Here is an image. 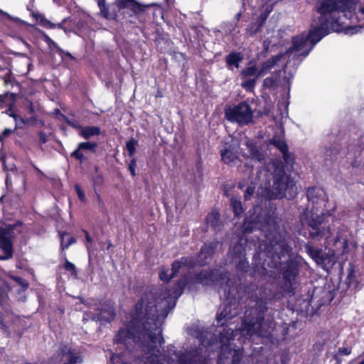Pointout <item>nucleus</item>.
I'll list each match as a JSON object with an SVG mask.
<instances>
[{
    "mask_svg": "<svg viewBox=\"0 0 364 364\" xmlns=\"http://www.w3.org/2000/svg\"><path fill=\"white\" fill-rule=\"evenodd\" d=\"M158 323L156 300L151 294H144L134 305L130 320L113 338L114 343L123 346V350L111 356L112 363L131 364L159 351L158 345L161 347L165 341Z\"/></svg>",
    "mask_w": 364,
    "mask_h": 364,
    "instance_id": "nucleus-1",
    "label": "nucleus"
},
{
    "mask_svg": "<svg viewBox=\"0 0 364 364\" xmlns=\"http://www.w3.org/2000/svg\"><path fill=\"white\" fill-rule=\"evenodd\" d=\"M356 0H318L316 3V11L318 15L312 19L307 34L303 33L292 38L294 50L304 48L308 42L314 46L323 38L331 33L355 34L360 30L359 26H346L341 21V14L356 10Z\"/></svg>",
    "mask_w": 364,
    "mask_h": 364,
    "instance_id": "nucleus-2",
    "label": "nucleus"
},
{
    "mask_svg": "<svg viewBox=\"0 0 364 364\" xmlns=\"http://www.w3.org/2000/svg\"><path fill=\"white\" fill-rule=\"evenodd\" d=\"M194 284L204 287L216 286L223 291V296L227 304L223 310L217 314L216 320L219 326H228V323L240 314V300L242 296L240 291L243 289L240 284H236L235 278H231L227 270L220 271L216 268L203 269L191 278Z\"/></svg>",
    "mask_w": 364,
    "mask_h": 364,
    "instance_id": "nucleus-3",
    "label": "nucleus"
},
{
    "mask_svg": "<svg viewBox=\"0 0 364 364\" xmlns=\"http://www.w3.org/2000/svg\"><path fill=\"white\" fill-rule=\"evenodd\" d=\"M272 186L263 191L265 198L272 200L287 198L293 199L296 196V183L291 176L287 173L284 166H275L272 173Z\"/></svg>",
    "mask_w": 364,
    "mask_h": 364,
    "instance_id": "nucleus-4",
    "label": "nucleus"
},
{
    "mask_svg": "<svg viewBox=\"0 0 364 364\" xmlns=\"http://www.w3.org/2000/svg\"><path fill=\"white\" fill-rule=\"evenodd\" d=\"M267 310V302L259 299L253 306L245 311L242 321L241 333L246 338L254 335L263 336V323Z\"/></svg>",
    "mask_w": 364,
    "mask_h": 364,
    "instance_id": "nucleus-5",
    "label": "nucleus"
},
{
    "mask_svg": "<svg viewBox=\"0 0 364 364\" xmlns=\"http://www.w3.org/2000/svg\"><path fill=\"white\" fill-rule=\"evenodd\" d=\"M265 255L271 259V267L277 268L281 264L282 258L285 257L291 248L286 240L277 233H269L266 235V240L260 244Z\"/></svg>",
    "mask_w": 364,
    "mask_h": 364,
    "instance_id": "nucleus-6",
    "label": "nucleus"
},
{
    "mask_svg": "<svg viewBox=\"0 0 364 364\" xmlns=\"http://www.w3.org/2000/svg\"><path fill=\"white\" fill-rule=\"evenodd\" d=\"M336 209V206L334 205L330 210H323L321 214L314 213V208L310 211L306 209L302 213L300 220L306 225L310 238L319 240L323 237L325 228L322 224L324 221V215H332Z\"/></svg>",
    "mask_w": 364,
    "mask_h": 364,
    "instance_id": "nucleus-7",
    "label": "nucleus"
},
{
    "mask_svg": "<svg viewBox=\"0 0 364 364\" xmlns=\"http://www.w3.org/2000/svg\"><path fill=\"white\" fill-rule=\"evenodd\" d=\"M196 266V261L191 256H183L178 259L173 260L171 263V272L165 266H161L159 269V278L163 282L168 284L171 279L176 277L183 267L193 269Z\"/></svg>",
    "mask_w": 364,
    "mask_h": 364,
    "instance_id": "nucleus-8",
    "label": "nucleus"
},
{
    "mask_svg": "<svg viewBox=\"0 0 364 364\" xmlns=\"http://www.w3.org/2000/svg\"><path fill=\"white\" fill-rule=\"evenodd\" d=\"M225 117L229 122L247 124L252 121L253 114L250 105L245 101L229 106L225 110Z\"/></svg>",
    "mask_w": 364,
    "mask_h": 364,
    "instance_id": "nucleus-9",
    "label": "nucleus"
},
{
    "mask_svg": "<svg viewBox=\"0 0 364 364\" xmlns=\"http://www.w3.org/2000/svg\"><path fill=\"white\" fill-rule=\"evenodd\" d=\"M21 223L18 222L15 224H8L4 227L0 226V249L3 255H0L1 260H7L13 257L14 242L15 237L14 230Z\"/></svg>",
    "mask_w": 364,
    "mask_h": 364,
    "instance_id": "nucleus-10",
    "label": "nucleus"
},
{
    "mask_svg": "<svg viewBox=\"0 0 364 364\" xmlns=\"http://www.w3.org/2000/svg\"><path fill=\"white\" fill-rule=\"evenodd\" d=\"M281 266L279 274L282 276L285 290L291 292L294 290V284L299 274V264L292 258L285 262L279 264Z\"/></svg>",
    "mask_w": 364,
    "mask_h": 364,
    "instance_id": "nucleus-11",
    "label": "nucleus"
},
{
    "mask_svg": "<svg viewBox=\"0 0 364 364\" xmlns=\"http://www.w3.org/2000/svg\"><path fill=\"white\" fill-rule=\"evenodd\" d=\"M149 364H161L157 355H150L148 358ZM178 364H208L207 359L203 356L201 350L194 349L181 353L178 358Z\"/></svg>",
    "mask_w": 364,
    "mask_h": 364,
    "instance_id": "nucleus-12",
    "label": "nucleus"
},
{
    "mask_svg": "<svg viewBox=\"0 0 364 364\" xmlns=\"http://www.w3.org/2000/svg\"><path fill=\"white\" fill-rule=\"evenodd\" d=\"M231 258L237 271L241 273L248 272L250 264L246 258V247L240 241L237 242L232 247Z\"/></svg>",
    "mask_w": 364,
    "mask_h": 364,
    "instance_id": "nucleus-13",
    "label": "nucleus"
},
{
    "mask_svg": "<svg viewBox=\"0 0 364 364\" xmlns=\"http://www.w3.org/2000/svg\"><path fill=\"white\" fill-rule=\"evenodd\" d=\"M186 287L189 291L193 289V281L189 280L186 277H183L174 283L171 291L168 290V297L171 298L169 301H166L168 306L165 308L167 310L172 309L175 306L176 300L183 293Z\"/></svg>",
    "mask_w": 364,
    "mask_h": 364,
    "instance_id": "nucleus-14",
    "label": "nucleus"
},
{
    "mask_svg": "<svg viewBox=\"0 0 364 364\" xmlns=\"http://www.w3.org/2000/svg\"><path fill=\"white\" fill-rule=\"evenodd\" d=\"M258 68L256 65H249L240 72L242 80L241 86L247 92H252L255 89L257 79Z\"/></svg>",
    "mask_w": 364,
    "mask_h": 364,
    "instance_id": "nucleus-15",
    "label": "nucleus"
},
{
    "mask_svg": "<svg viewBox=\"0 0 364 364\" xmlns=\"http://www.w3.org/2000/svg\"><path fill=\"white\" fill-rule=\"evenodd\" d=\"M219 245L218 240H213L208 242H205L200 247L197 254L198 265L204 267L207 265L213 259Z\"/></svg>",
    "mask_w": 364,
    "mask_h": 364,
    "instance_id": "nucleus-16",
    "label": "nucleus"
},
{
    "mask_svg": "<svg viewBox=\"0 0 364 364\" xmlns=\"http://www.w3.org/2000/svg\"><path fill=\"white\" fill-rule=\"evenodd\" d=\"M101 307L96 309L97 311L95 317L98 321L105 323H111L116 317V309L113 301L110 300L104 301L100 303Z\"/></svg>",
    "mask_w": 364,
    "mask_h": 364,
    "instance_id": "nucleus-17",
    "label": "nucleus"
},
{
    "mask_svg": "<svg viewBox=\"0 0 364 364\" xmlns=\"http://www.w3.org/2000/svg\"><path fill=\"white\" fill-rule=\"evenodd\" d=\"M114 5L119 11L127 10L130 12L129 16L140 15L146 8L136 0H115Z\"/></svg>",
    "mask_w": 364,
    "mask_h": 364,
    "instance_id": "nucleus-18",
    "label": "nucleus"
},
{
    "mask_svg": "<svg viewBox=\"0 0 364 364\" xmlns=\"http://www.w3.org/2000/svg\"><path fill=\"white\" fill-rule=\"evenodd\" d=\"M306 198L309 203L315 205L313 207L314 209H317L316 205L324 203L328 199L325 191L322 188L316 186L309 187L307 188Z\"/></svg>",
    "mask_w": 364,
    "mask_h": 364,
    "instance_id": "nucleus-19",
    "label": "nucleus"
},
{
    "mask_svg": "<svg viewBox=\"0 0 364 364\" xmlns=\"http://www.w3.org/2000/svg\"><path fill=\"white\" fill-rule=\"evenodd\" d=\"M251 159L262 164H266V154L252 138H248L246 142Z\"/></svg>",
    "mask_w": 364,
    "mask_h": 364,
    "instance_id": "nucleus-20",
    "label": "nucleus"
},
{
    "mask_svg": "<svg viewBox=\"0 0 364 364\" xmlns=\"http://www.w3.org/2000/svg\"><path fill=\"white\" fill-rule=\"evenodd\" d=\"M226 343H224L223 345H222V346L220 347V353H219V358L220 360H223L225 358H226L225 354V353H228L229 354H232V360H231V363L230 364H239L242 360V353H240V350L237 349V350H232L231 348V346H230V341L231 339L230 337H226Z\"/></svg>",
    "mask_w": 364,
    "mask_h": 364,
    "instance_id": "nucleus-21",
    "label": "nucleus"
},
{
    "mask_svg": "<svg viewBox=\"0 0 364 364\" xmlns=\"http://www.w3.org/2000/svg\"><path fill=\"white\" fill-rule=\"evenodd\" d=\"M97 146V144L95 142H80L78 144L77 148L70 154V156L75 159L80 164H82L86 159V158L84 156L83 154L80 152V151L87 150L95 153L96 151Z\"/></svg>",
    "mask_w": 364,
    "mask_h": 364,
    "instance_id": "nucleus-22",
    "label": "nucleus"
},
{
    "mask_svg": "<svg viewBox=\"0 0 364 364\" xmlns=\"http://www.w3.org/2000/svg\"><path fill=\"white\" fill-rule=\"evenodd\" d=\"M283 55V53H279L276 55H273L271 58L262 63L260 68L258 69L257 75H260L261 77L266 75L274 66L277 64Z\"/></svg>",
    "mask_w": 364,
    "mask_h": 364,
    "instance_id": "nucleus-23",
    "label": "nucleus"
},
{
    "mask_svg": "<svg viewBox=\"0 0 364 364\" xmlns=\"http://www.w3.org/2000/svg\"><path fill=\"white\" fill-rule=\"evenodd\" d=\"M221 160L226 164L231 165L236 161H240L237 151L231 145L220 150Z\"/></svg>",
    "mask_w": 364,
    "mask_h": 364,
    "instance_id": "nucleus-24",
    "label": "nucleus"
},
{
    "mask_svg": "<svg viewBox=\"0 0 364 364\" xmlns=\"http://www.w3.org/2000/svg\"><path fill=\"white\" fill-rule=\"evenodd\" d=\"M6 113L14 118L16 123V128L23 129L25 126L30 124L32 122L36 120V117H31L28 119H24L21 115L16 114L15 111L10 106Z\"/></svg>",
    "mask_w": 364,
    "mask_h": 364,
    "instance_id": "nucleus-25",
    "label": "nucleus"
},
{
    "mask_svg": "<svg viewBox=\"0 0 364 364\" xmlns=\"http://www.w3.org/2000/svg\"><path fill=\"white\" fill-rule=\"evenodd\" d=\"M242 60L243 56L240 52L231 51L225 56L226 66L229 70H232L233 68H238Z\"/></svg>",
    "mask_w": 364,
    "mask_h": 364,
    "instance_id": "nucleus-26",
    "label": "nucleus"
},
{
    "mask_svg": "<svg viewBox=\"0 0 364 364\" xmlns=\"http://www.w3.org/2000/svg\"><path fill=\"white\" fill-rule=\"evenodd\" d=\"M324 270L329 271L335 263L333 255L323 252L316 262Z\"/></svg>",
    "mask_w": 364,
    "mask_h": 364,
    "instance_id": "nucleus-27",
    "label": "nucleus"
},
{
    "mask_svg": "<svg viewBox=\"0 0 364 364\" xmlns=\"http://www.w3.org/2000/svg\"><path fill=\"white\" fill-rule=\"evenodd\" d=\"M0 71L4 72V75L0 76V78L4 81V85H10L12 87L14 85L19 87V83L16 80L11 70L7 68H0Z\"/></svg>",
    "mask_w": 364,
    "mask_h": 364,
    "instance_id": "nucleus-28",
    "label": "nucleus"
},
{
    "mask_svg": "<svg viewBox=\"0 0 364 364\" xmlns=\"http://www.w3.org/2000/svg\"><path fill=\"white\" fill-rule=\"evenodd\" d=\"M31 14L32 17L36 21V22L38 23L41 26L48 29L55 28V24L48 20L42 14L31 11Z\"/></svg>",
    "mask_w": 364,
    "mask_h": 364,
    "instance_id": "nucleus-29",
    "label": "nucleus"
},
{
    "mask_svg": "<svg viewBox=\"0 0 364 364\" xmlns=\"http://www.w3.org/2000/svg\"><path fill=\"white\" fill-rule=\"evenodd\" d=\"M283 163L278 164L277 166L283 165L284 168H287V171L291 172L294 169V165L295 164L296 157L293 152L289 151L282 154Z\"/></svg>",
    "mask_w": 364,
    "mask_h": 364,
    "instance_id": "nucleus-30",
    "label": "nucleus"
},
{
    "mask_svg": "<svg viewBox=\"0 0 364 364\" xmlns=\"http://www.w3.org/2000/svg\"><path fill=\"white\" fill-rule=\"evenodd\" d=\"M205 223L214 230L220 227V215L218 210H212L205 217Z\"/></svg>",
    "mask_w": 364,
    "mask_h": 364,
    "instance_id": "nucleus-31",
    "label": "nucleus"
},
{
    "mask_svg": "<svg viewBox=\"0 0 364 364\" xmlns=\"http://www.w3.org/2000/svg\"><path fill=\"white\" fill-rule=\"evenodd\" d=\"M97 6L100 9V15L107 18L112 19L114 18L117 16L116 14H111L109 12V6L106 4L105 0H97Z\"/></svg>",
    "mask_w": 364,
    "mask_h": 364,
    "instance_id": "nucleus-32",
    "label": "nucleus"
},
{
    "mask_svg": "<svg viewBox=\"0 0 364 364\" xmlns=\"http://www.w3.org/2000/svg\"><path fill=\"white\" fill-rule=\"evenodd\" d=\"M352 353V347L346 346L341 347L336 352L333 354V359L336 361V364H341L342 358L341 356H347L350 355Z\"/></svg>",
    "mask_w": 364,
    "mask_h": 364,
    "instance_id": "nucleus-33",
    "label": "nucleus"
},
{
    "mask_svg": "<svg viewBox=\"0 0 364 364\" xmlns=\"http://www.w3.org/2000/svg\"><path fill=\"white\" fill-rule=\"evenodd\" d=\"M264 26V24L262 23L258 19H256L255 21L251 22L245 28L246 33L252 37L255 36Z\"/></svg>",
    "mask_w": 364,
    "mask_h": 364,
    "instance_id": "nucleus-34",
    "label": "nucleus"
},
{
    "mask_svg": "<svg viewBox=\"0 0 364 364\" xmlns=\"http://www.w3.org/2000/svg\"><path fill=\"white\" fill-rule=\"evenodd\" d=\"M305 249L309 257L316 262H317L321 254L323 253L321 248L315 247L309 243L305 245Z\"/></svg>",
    "mask_w": 364,
    "mask_h": 364,
    "instance_id": "nucleus-35",
    "label": "nucleus"
},
{
    "mask_svg": "<svg viewBox=\"0 0 364 364\" xmlns=\"http://www.w3.org/2000/svg\"><path fill=\"white\" fill-rule=\"evenodd\" d=\"M68 235V232L66 231L59 232V235H60V249H61L62 252H64V250L66 249H68L70 245L77 242V239L74 237H70L68 240V241L65 242V240H64V237Z\"/></svg>",
    "mask_w": 364,
    "mask_h": 364,
    "instance_id": "nucleus-36",
    "label": "nucleus"
},
{
    "mask_svg": "<svg viewBox=\"0 0 364 364\" xmlns=\"http://www.w3.org/2000/svg\"><path fill=\"white\" fill-rule=\"evenodd\" d=\"M79 134L80 136H100L101 134V129L99 127L96 126L84 127L82 129V132H80Z\"/></svg>",
    "mask_w": 364,
    "mask_h": 364,
    "instance_id": "nucleus-37",
    "label": "nucleus"
},
{
    "mask_svg": "<svg viewBox=\"0 0 364 364\" xmlns=\"http://www.w3.org/2000/svg\"><path fill=\"white\" fill-rule=\"evenodd\" d=\"M230 205L235 217H240L244 212L241 201L232 198L230 199Z\"/></svg>",
    "mask_w": 364,
    "mask_h": 364,
    "instance_id": "nucleus-38",
    "label": "nucleus"
},
{
    "mask_svg": "<svg viewBox=\"0 0 364 364\" xmlns=\"http://www.w3.org/2000/svg\"><path fill=\"white\" fill-rule=\"evenodd\" d=\"M271 144H274L275 147L279 150L282 154L289 151L288 144L286 141L284 140V138H272Z\"/></svg>",
    "mask_w": 364,
    "mask_h": 364,
    "instance_id": "nucleus-39",
    "label": "nucleus"
},
{
    "mask_svg": "<svg viewBox=\"0 0 364 364\" xmlns=\"http://www.w3.org/2000/svg\"><path fill=\"white\" fill-rule=\"evenodd\" d=\"M65 122L70 127L73 129L78 130L80 132H82V129H83V126H82L78 120L75 119H70L64 114H62Z\"/></svg>",
    "mask_w": 364,
    "mask_h": 364,
    "instance_id": "nucleus-40",
    "label": "nucleus"
},
{
    "mask_svg": "<svg viewBox=\"0 0 364 364\" xmlns=\"http://www.w3.org/2000/svg\"><path fill=\"white\" fill-rule=\"evenodd\" d=\"M65 256V263L63 265V268L65 271L68 272L72 276L77 277V272L75 265L70 262L65 255V253H64Z\"/></svg>",
    "mask_w": 364,
    "mask_h": 364,
    "instance_id": "nucleus-41",
    "label": "nucleus"
},
{
    "mask_svg": "<svg viewBox=\"0 0 364 364\" xmlns=\"http://www.w3.org/2000/svg\"><path fill=\"white\" fill-rule=\"evenodd\" d=\"M138 145V141L134 138H131L126 143V149L128 151L129 156L132 157L136 152V147Z\"/></svg>",
    "mask_w": 364,
    "mask_h": 364,
    "instance_id": "nucleus-42",
    "label": "nucleus"
},
{
    "mask_svg": "<svg viewBox=\"0 0 364 364\" xmlns=\"http://www.w3.org/2000/svg\"><path fill=\"white\" fill-rule=\"evenodd\" d=\"M67 354L68 355V362L63 364H77L82 360L80 356L76 355L70 349L68 350Z\"/></svg>",
    "mask_w": 364,
    "mask_h": 364,
    "instance_id": "nucleus-43",
    "label": "nucleus"
},
{
    "mask_svg": "<svg viewBox=\"0 0 364 364\" xmlns=\"http://www.w3.org/2000/svg\"><path fill=\"white\" fill-rule=\"evenodd\" d=\"M0 11L3 16H6L10 21H14L19 25H22V26L28 25L26 21L21 20V18H19L18 17H14V16H11L10 14H9L8 13L4 12L3 11Z\"/></svg>",
    "mask_w": 364,
    "mask_h": 364,
    "instance_id": "nucleus-44",
    "label": "nucleus"
},
{
    "mask_svg": "<svg viewBox=\"0 0 364 364\" xmlns=\"http://www.w3.org/2000/svg\"><path fill=\"white\" fill-rule=\"evenodd\" d=\"M12 279L14 281H15L18 285H20L22 287V289L23 291L26 290L28 288V287H29L28 282L26 279L21 278V277L15 276V277H13Z\"/></svg>",
    "mask_w": 364,
    "mask_h": 364,
    "instance_id": "nucleus-45",
    "label": "nucleus"
},
{
    "mask_svg": "<svg viewBox=\"0 0 364 364\" xmlns=\"http://www.w3.org/2000/svg\"><path fill=\"white\" fill-rule=\"evenodd\" d=\"M44 41L48 43V45L49 46H53L54 48H55L57 49V51L58 53H63V49H61L58 45L53 40L51 39L47 35H45L44 36Z\"/></svg>",
    "mask_w": 364,
    "mask_h": 364,
    "instance_id": "nucleus-46",
    "label": "nucleus"
},
{
    "mask_svg": "<svg viewBox=\"0 0 364 364\" xmlns=\"http://www.w3.org/2000/svg\"><path fill=\"white\" fill-rule=\"evenodd\" d=\"M75 190L76 191V193L77 195L79 200L81 202L85 203L86 200L85 194L84 191L82 189V188L80 187V186L79 184L75 185Z\"/></svg>",
    "mask_w": 364,
    "mask_h": 364,
    "instance_id": "nucleus-47",
    "label": "nucleus"
},
{
    "mask_svg": "<svg viewBox=\"0 0 364 364\" xmlns=\"http://www.w3.org/2000/svg\"><path fill=\"white\" fill-rule=\"evenodd\" d=\"M136 159L133 158L131 159L130 162L129 163L128 169L130 172V174L132 177H135L136 176Z\"/></svg>",
    "mask_w": 364,
    "mask_h": 364,
    "instance_id": "nucleus-48",
    "label": "nucleus"
},
{
    "mask_svg": "<svg viewBox=\"0 0 364 364\" xmlns=\"http://www.w3.org/2000/svg\"><path fill=\"white\" fill-rule=\"evenodd\" d=\"M276 80L273 77H267L263 80V86L267 88H271L275 86Z\"/></svg>",
    "mask_w": 364,
    "mask_h": 364,
    "instance_id": "nucleus-49",
    "label": "nucleus"
},
{
    "mask_svg": "<svg viewBox=\"0 0 364 364\" xmlns=\"http://www.w3.org/2000/svg\"><path fill=\"white\" fill-rule=\"evenodd\" d=\"M242 228L244 233H251L255 229L254 223L252 221L244 223Z\"/></svg>",
    "mask_w": 364,
    "mask_h": 364,
    "instance_id": "nucleus-50",
    "label": "nucleus"
},
{
    "mask_svg": "<svg viewBox=\"0 0 364 364\" xmlns=\"http://www.w3.org/2000/svg\"><path fill=\"white\" fill-rule=\"evenodd\" d=\"M254 192H255V187L249 186L245 191V194H244L245 200H250L251 198V197L253 196Z\"/></svg>",
    "mask_w": 364,
    "mask_h": 364,
    "instance_id": "nucleus-51",
    "label": "nucleus"
},
{
    "mask_svg": "<svg viewBox=\"0 0 364 364\" xmlns=\"http://www.w3.org/2000/svg\"><path fill=\"white\" fill-rule=\"evenodd\" d=\"M96 193V196H97V203H98V206H99V209L101 212H104L106 210V207H105V204L100 196V193H98L97 192H95Z\"/></svg>",
    "mask_w": 364,
    "mask_h": 364,
    "instance_id": "nucleus-52",
    "label": "nucleus"
},
{
    "mask_svg": "<svg viewBox=\"0 0 364 364\" xmlns=\"http://www.w3.org/2000/svg\"><path fill=\"white\" fill-rule=\"evenodd\" d=\"M82 231L84 232V234L85 235V245L87 247V249L89 250L90 249L89 245L92 244L93 242V240L91 237V236L90 235L87 230L82 229Z\"/></svg>",
    "mask_w": 364,
    "mask_h": 364,
    "instance_id": "nucleus-53",
    "label": "nucleus"
},
{
    "mask_svg": "<svg viewBox=\"0 0 364 364\" xmlns=\"http://www.w3.org/2000/svg\"><path fill=\"white\" fill-rule=\"evenodd\" d=\"M282 109L284 110L285 113H288V103L285 102H279L277 105V109L280 112H282ZM281 115H283V113H280Z\"/></svg>",
    "mask_w": 364,
    "mask_h": 364,
    "instance_id": "nucleus-54",
    "label": "nucleus"
},
{
    "mask_svg": "<svg viewBox=\"0 0 364 364\" xmlns=\"http://www.w3.org/2000/svg\"><path fill=\"white\" fill-rule=\"evenodd\" d=\"M289 330V325L287 323H284L282 326L281 333L282 335V339H285L286 338V336L288 335Z\"/></svg>",
    "mask_w": 364,
    "mask_h": 364,
    "instance_id": "nucleus-55",
    "label": "nucleus"
},
{
    "mask_svg": "<svg viewBox=\"0 0 364 364\" xmlns=\"http://www.w3.org/2000/svg\"><path fill=\"white\" fill-rule=\"evenodd\" d=\"M269 16V14L268 13H266L263 11L257 19H258L264 25Z\"/></svg>",
    "mask_w": 364,
    "mask_h": 364,
    "instance_id": "nucleus-56",
    "label": "nucleus"
},
{
    "mask_svg": "<svg viewBox=\"0 0 364 364\" xmlns=\"http://www.w3.org/2000/svg\"><path fill=\"white\" fill-rule=\"evenodd\" d=\"M27 109L30 114H35L36 111H35V107H34V105H33V102L29 101L28 102Z\"/></svg>",
    "mask_w": 364,
    "mask_h": 364,
    "instance_id": "nucleus-57",
    "label": "nucleus"
},
{
    "mask_svg": "<svg viewBox=\"0 0 364 364\" xmlns=\"http://www.w3.org/2000/svg\"><path fill=\"white\" fill-rule=\"evenodd\" d=\"M349 127H350V131L353 132V134H358L357 132L358 131V128L356 127V124H355V122H353V123H350L349 124Z\"/></svg>",
    "mask_w": 364,
    "mask_h": 364,
    "instance_id": "nucleus-58",
    "label": "nucleus"
},
{
    "mask_svg": "<svg viewBox=\"0 0 364 364\" xmlns=\"http://www.w3.org/2000/svg\"><path fill=\"white\" fill-rule=\"evenodd\" d=\"M274 4H271L269 5H267L266 7L264 8V11H265L266 13H268L269 14H270L273 9H274Z\"/></svg>",
    "mask_w": 364,
    "mask_h": 364,
    "instance_id": "nucleus-59",
    "label": "nucleus"
},
{
    "mask_svg": "<svg viewBox=\"0 0 364 364\" xmlns=\"http://www.w3.org/2000/svg\"><path fill=\"white\" fill-rule=\"evenodd\" d=\"M343 253H347L348 251H347V249L348 247V240L347 239H345L343 240Z\"/></svg>",
    "mask_w": 364,
    "mask_h": 364,
    "instance_id": "nucleus-60",
    "label": "nucleus"
},
{
    "mask_svg": "<svg viewBox=\"0 0 364 364\" xmlns=\"http://www.w3.org/2000/svg\"><path fill=\"white\" fill-rule=\"evenodd\" d=\"M0 161L3 163L4 165L6 164V155L2 153V149L0 151Z\"/></svg>",
    "mask_w": 364,
    "mask_h": 364,
    "instance_id": "nucleus-61",
    "label": "nucleus"
},
{
    "mask_svg": "<svg viewBox=\"0 0 364 364\" xmlns=\"http://www.w3.org/2000/svg\"><path fill=\"white\" fill-rule=\"evenodd\" d=\"M11 132L12 131L10 129H5L3 133L0 134V136H7V135L10 134Z\"/></svg>",
    "mask_w": 364,
    "mask_h": 364,
    "instance_id": "nucleus-62",
    "label": "nucleus"
},
{
    "mask_svg": "<svg viewBox=\"0 0 364 364\" xmlns=\"http://www.w3.org/2000/svg\"><path fill=\"white\" fill-rule=\"evenodd\" d=\"M103 181V177L101 176V175H98L97 177H96V179L95 181V183H102Z\"/></svg>",
    "mask_w": 364,
    "mask_h": 364,
    "instance_id": "nucleus-63",
    "label": "nucleus"
},
{
    "mask_svg": "<svg viewBox=\"0 0 364 364\" xmlns=\"http://www.w3.org/2000/svg\"><path fill=\"white\" fill-rule=\"evenodd\" d=\"M8 95V93L0 95V102H4Z\"/></svg>",
    "mask_w": 364,
    "mask_h": 364,
    "instance_id": "nucleus-64",
    "label": "nucleus"
}]
</instances>
